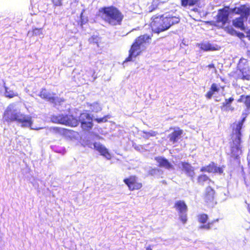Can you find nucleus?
<instances>
[{
    "mask_svg": "<svg viewBox=\"0 0 250 250\" xmlns=\"http://www.w3.org/2000/svg\"><path fill=\"white\" fill-rule=\"evenodd\" d=\"M150 39V37L147 35L139 37L132 45L129 51V56L126 59V61H131L132 58L139 55L141 51L145 48V44L149 42Z\"/></svg>",
    "mask_w": 250,
    "mask_h": 250,
    "instance_id": "4",
    "label": "nucleus"
},
{
    "mask_svg": "<svg viewBox=\"0 0 250 250\" xmlns=\"http://www.w3.org/2000/svg\"><path fill=\"white\" fill-rule=\"evenodd\" d=\"M234 100V99L232 97L226 99L225 101L222 103L220 109L223 111L234 110V107L231 106V104Z\"/></svg>",
    "mask_w": 250,
    "mask_h": 250,
    "instance_id": "16",
    "label": "nucleus"
},
{
    "mask_svg": "<svg viewBox=\"0 0 250 250\" xmlns=\"http://www.w3.org/2000/svg\"><path fill=\"white\" fill-rule=\"evenodd\" d=\"M242 76L241 79L243 80H250V69L249 68H242L240 69Z\"/></svg>",
    "mask_w": 250,
    "mask_h": 250,
    "instance_id": "23",
    "label": "nucleus"
},
{
    "mask_svg": "<svg viewBox=\"0 0 250 250\" xmlns=\"http://www.w3.org/2000/svg\"><path fill=\"white\" fill-rule=\"evenodd\" d=\"M99 12L102 20L112 26L121 25L124 18L123 13L114 6L101 8Z\"/></svg>",
    "mask_w": 250,
    "mask_h": 250,
    "instance_id": "3",
    "label": "nucleus"
},
{
    "mask_svg": "<svg viewBox=\"0 0 250 250\" xmlns=\"http://www.w3.org/2000/svg\"><path fill=\"white\" fill-rule=\"evenodd\" d=\"M39 96L42 98L51 103H61V102L63 101L62 99L54 97V94L47 91L45 89H42L41 91Z\"/></svg>",
    "mask_w": 250,
    "mask_h": 250,
    "instance_id": "13",
    "label": "nucleus"
},
{
    "mask_svg": "<svg viewBox=\"0 0 250 250\" xmlns=\"http://www.w3.org/2000/svg\"><path fill=\"white\" fill-rule=\"evenodd\" d=\"M215 197V191L210 186H208L205 190L203 195L205 202L207 204L214 203Z\"/></svg>",
    "mask_w": 250,
    "mask_h": 250,
    "instance_id": "11",
    "label": "nucleus"
},
{
    "mask_svg": "<svg viewBox=\"0 0 250 250\" xmlns=\"http://www.w3.org/2000/svg\"><path fill=\"white\" fill-rule=\"evenodd\" d=\"M180 19L176 17H173V24L177 23L179 22Z\"/></svg>",
    "mask_w": 250,
    "mask_h": 250,
    "instance_id": "36",
    "label": "nucleus"
},
{
    "mask_svg": "<svg viewBox=\"0 0 250 250\" xmlns=\"http://www.w3.org/2000/svg\"><path fill=\"white\" fill-rule=\"evenodd\" d=\"M200 171L201 172H207L208 173H218L222 174L223 170L222 167H217L214 162H211L208 165L202 167Z\"/></svg>",
    "mask_w": 250,
    "mask_h": 250,
    "instance_id": "15",
    "label": "nucleus"
},
{
    "mask_svg": "<svg viewBox=\"0 0 250 250\" xmlns=\"http://www.w3.org/2000/svg\"><path fill=\"white\" fill-rule=\"evenodd\" d=\"M200 0H181V5L184 7L192 6L199 3Z\"/></svg>",
    "mask_w": 250,
    "mask_h": 250,
    "instance_id": "25",
    "label": "nucleus"
},
{
    "mask_svg": "<svg viewBox=\"0 0 250 250\" xmlns=\"http://www.w3.org/2000/svg\"><path fill=\"white\" fill-rule=\"evenodd\" d=\"M14 105H9L4 112V118L7 122H16L22 127H30L31 129L38 130L42 128L33 126L32 117L20 112H17L14 110Z\"/></svg>",
    "mask_w": 250,
    "mask_h": 250,
    "instance_id": "2",
    "label": "nucleus"
},
{
    "mask_svg": "<svg viewBox=\"0 0 250 250\" xmlns=\"http://www.w3.org/2000/svg\"><path fill=\"white\" fill-rule=\"evenodd\" d=\"M31 32L30 31L28 32V35H30Z\"/></svg>",
    "mask_w": 250,
    "mask_h": 250,
    "instance_id": "40",
    "label": "nucleus"
},
{
    "mask_svg": "<svg viewBox=\"0 0 250 250\" xmlns=\"http://www.w3.org/2000/svg\"><path fill=\"white\" fill-rule=\"evenodd\" d=\"M124 181L131 190L139 189L142 187V184L137 182V179L135 176H130L125 179Z\"/></svg>",
    "mask_w": 250,
    "mask_h": 250,
    "instance_id": "12",
    "label": "nucleus"
},
{
    "mask_svg": "<svg viewBox=\"0 0 250 250\" xmlns=\"http://www.w3.org/2000/svg\"><path fill=\"white\" fill-rule=\"evenodd\" d=\"M90 76V75H86V76H85V75H84L83 74V79H82V80H79L80 82V83H81V84H82V83H85V82L86 79H87L88 78V76Z\"/></svg>",
    "mask_w": 250,
    "mask_h": 250,
    "instance_id": "33",
    "label": "nucleus"
},
{
    "mask_svg": "<svg viewBox=\"0 0 250 250\" xmlns=\"http://www.w3.org/2000/svg\"><path fill=\"white\" fill-rule=\"evenodd\" d=\"M197 221L200 225L199 228L201 229L210 230L211 229L214 223L219 221L218 219H214L208 222L209 217L207 214L205 213H200L197 216Z\"/></svg>",
    "mask_w": 250,
    "mask_h": 250,
    "instance_id": "9",
    "label": "nucleus"
},
{
    "mask_svg": "<svg viewBox=\"0 0 250 250\" xmlns=\"http://www.w3.org/2000/svg\"><path fill=\"white\" fill-rule=\"evenodd\" d=\"M219 91V88L217 84L215 83H213L209 88V90L206 94L205 96L208 99H210L214 92H218Z\"/></svg>",
    "mask_w": 250,
    "mask_h": 250,
    "instance_id": "17",
    "label": "nucleus"
},
{
    "mask_svg": "<svg viewBox=\"0 0 250 250\" xmlns=\"http://www.w3.org/2000/svg\"><path fill=\"white\" fill-rule=\"evenodd\" d=\"M90 106L91 110L95 112H98L102 110L101 106L97 103L90 104Z\"/></svg>",
    "mask_w": 250,
    "mask_h": 250,
    "instance_id": "29",
    "label": "nucleus"
},
{
    "mask_svg": "<svg viewBox=\"0 0 250 250\" xmlns=\"http://www.w3.org/2000/svg\"><path fill=\"white\" fill-rule=\"evenodd\" d=\"M79 121L81 123V126L83 130H89L92 128L93 126L92 118L89 114L82 113L79 117Z\"/></svg>",
    "mask_w": 250,
    "mask_h": 250,
    "instance_id": "10",
    "label": "nucleus"
},
{
    "mask_svg": "<svg viewBox=\"0 0 250 250\" xmlns=\"http://www.w3.org/2000/svg\"><path fill=\"white\" fill-rule=\"evenodd\" d=\"M201 48L202 50L206 51L216 50V48L209 43L202 44Z\"/></svg>",
    "mask_w": 250,
    "mask_h": 250,
    "instance_id": "28",
    "label": "nucleus"
},
{
    "mask_svg": "<svg viewBox=\"0 0 250 250\" xmlns=\"http://www.w3.org/2000/svg\"><path fill=\"white\" fill-rule=\"evenodd\" d=\"M51 120L55 123L63 124L71 126H76L78 124V120L71 115H63L62 114L58 116H53Z\"/></svg>",
    "mask_w": 250,
    "mask_h": 250,
    "instance_id": "8",
    "label": "nucleus"
},
{
    "mask_svg": "<svg viewBox=\"0 0 250 250\" xmlns=\"http://www.w3.org/2000/svg\"><path fill=\"white\" fill-rule=\"evenodd\" d=\"M246 117H244L240 121L234 122L231 125L230 153L231 157L235 159H239V155L242 154V129Z\"/></svg>",
    "mask_w": 250,
    "mask_h": 250,
    "instance_id": "1",
    "label": "nucleus"
},
{
    "mask_svg": "<svg viewBox=\"0 0 250 250\" xmlns=\"http://www.w3.org/2000/svg\"><path fill=\"white\" fill-rule=\"evenodd\" d=\"M247 56L250 58V50L247 52Z\"/></svg>",
    "mask_w": 250,
    "mask_h": 250,
    "instance_id": "38",
    "label": "nucleus"
},
{
    "mask_svg": "<svg viewBox=\"0 0 250 250\" xmlns=\"http://www.w3.org/2000/svg\"><path fill=\"white\" fill-rule=\"evenodd\" d=\"M4 87L5 89L4 94L6 97L8 98H12L14 97L18 96V93L17 92L11 89L10 87L6 86L5 83H4Z\"/></svg>",
    "mask_w": 250,
    "mask_h": 250,
    "instance_id": "20",
    "label": "nucleus"
},
{
    "mask_svg": "<svg viewBox=\"0 0 250 250\" xmlns=\"http://www.w3.org/2000/svg\"><path fill=\"white\" fill-rule=\"evenodd\" d=\"M207 67L208 68H212L214 69V72H217V70L216 69V67L215 66V65L213 64V63H211V64H209Z\"/></svg>",
    "mask_w": 250,
    "mask_h": 250,
    "instance_id": "35",
    "label": "nucleus"
},
{
    "mask_svg": "<svg viewBox=\"0 0 250 250\" xmlns=\"http://www.w3.org/2000/svg\"><path fill=\"white\" fill-rule=\"evenodd\" d=\"M88 146L98 151L102 155L104 156L107 159L111 158L110 154L108 153L107 149L102 145L99 143H95L94 144H89Z\"/></svg>",
    "mask_w": 250,
    "mask_h": 250,
    "instance_id": "14",
    "label": "nucleus"
},
{
    "mask_svg": "<svg viewBox=\"0 0 250 250\" xmlns=\"http://www.w3.org/2000/svg\"><path fill=\"white\" fill-rule=\"evenodd\" d=\"M172 18L164 15L153 18L150 26L152 30L157 33L165 31L171 26Z\"/></svg>",
    "mask_w": 250,
    "mask_h": 250,
    "instance_id": "5",
    "label": "nucleus"
},
{
    "mask_svg": "<svg viewBox=\"0 0 250 250\" xmlns=\"http://www.w3.org/2000/svg\"><path fill=\"white\" fill-rule=\"evenodd\" d=\"M62 0H52V2L56 6H60L62 5Z\"/></svg>",
    "mask_w": 250,
    "mask_h": 250,
    "instance_id": "32",
    "label": "nucleus"
},
{
    "mask_svg": "<svg viewBox=\"0 0 250 250\" xmlns=\"http://www.w3.org/2000/svg\"><path fill=\"white\" fill-rule=\"evenodd\" d=\"M52 130L55 132L69 137H70L71 135H73V134L74 133V132L72 130L59 127H54L52 128Z\"/></svg>",
    "mask_w": 250,
    "mask_h": 250,
    "instance_id": "19",
    "label": "nucleus"
},
{
    "mask_svg": "<svg viewBox=\"0 0 250 250\" xmlns=\"http://www.w3.org/2000/svg\"><path fill=\"white\" fill-rule=\"evenodd\" d=\"M181 165L183 170H184L188 175L192 176L194 174V169L190 164L187 162H182Z\"/></svg>",
    "mask_w": 250,
    "mask_h": 250,
    "instance_id": "18",
    "label": "nucleus"
},
{
    "mask_svg": "<svg viewBox=\"0 0 250 250\" xmlns=\"http://www.w3.org/2000/svg\"><path fill=\"white\" fill-rule=\"evenodd\" d=\"M238 103H243L247 109H250V95H242L237 100Z\"/></svg>",
    "mask_w": 250,
    "mask_h": 250,
    "instance_id": "21",
    "label": "nucleus"
},
{
    "mask_svg": "<svg viewBox=\"0 0 250 250\" xmlns=\"http://www.w3.org/2000/svg\"><path fill=\"white\" fill-rule=\"evenodd\" d=\"M156 160L159 165L161 167L166 168H169L170 167V164L167 160L162 157L156 158Z\"/></svg>",
    "mask_w": 250,
    "mask_h": 250,
    "instance_id": "26",
    "label": "nucleus"
},
{
    "mask_svg": "<svg viewBox=\"0 0 250 250\" xmlns=\"http://www.w3.org/2000/svg\"><path fill=\"white\" fill-rule=\"evenodd\" d=\"M173 207L175 210L178 212L179 220L182 223L185 224L188 221L187 211L188 206L186 203L182 200H179L176 201Z\"/></svg>",
    "mask_w": 250,
    "mask_h": 250,
    "instance_id": "7",
    "label": "nucleus"
},
{
    "mask_svg": "<svg viewBox=\"0 0 250 250\" xmlns=\"http://www.w3.org/2000/svg\"><path fill=\"white\" fill-rule=\"evenodd\" d=\"M96 120L98 123H102V122H105L107 120L106 119V117H104L102 118H98L96 119Z\"/></svg>",
    "mask_w": 250,
    "mask_h": 250,
    "instance_id": "34",
    "label": "nucleus"
},
{
    "mask_svg": "<svg viewBox=\"0 0 250 250\" xmlns=\"http://www.w3.org/2000/svg\"><path fill=\"white\" fill-rule=\"evenodd\" d=\"M142 132L145 134L143 136V137L146 138H148L150 136H155L157 134L156 132L153 131H150L149 132H146L145 131H143Z\"/></svg>",
    "mask_w": 250,
    "mask_h": 250,
    "instance_id": "30",
    "label": "nucleus"
},
{
    "mask_svg": "<svg viewBox=\"0 0 250 250\" xmlns=\"http://www.w3.org/2000/svg\"><path fill=\"white\" fill-rule=\"evenodd\" d=\"M229 6H226L218 10L214 25L221 28H224L225 24L229 21Z\"/></svg>",
    "mask_w": 250,
    "mask_h": 250,
    "instance_id": "6",
    "label": "nucleus"
},
{
    "mask_svg": "<svg viewBox=\"0 0 250 250\" xmlns=\"http://www.w3.org/2000/svg\"><path fill=\"white\" fill-rule=\"evenodd\" d=\"M243 61L247 62V60L244 58H241L239 60V63H242Z\"/></svg>",
    "mask_w": 250,
    "mask_h": 250,
    "instance_id": "37",
    "label": "nucleus"
},
{
    "mask_svg": "<svg viewBox=\"0 0 250 250\" xmlns=\"http://www.w3.org/2000/svg\"><path fill=\"white\" fill-rule=\"evenodd\" d=\"M32 35H36V36H41L43 35V33L42 31V29L41 28H35L33 30L32 32Z\"/></svg>",
    "mask_w": 250,
    "mask_h": 250,
    "instance_id": "31",
    "label": "nucleus"
},
{
    "mask_svg": "<svg viewBox=\"0 0 250 250\" xmlns=\"http://www.w3.org/2000/svg\"><path fill=\"white\" fill-rule=\"evenodd\" d=\"M182 133V130L180 129L179 128L174 129L173 132V142H174L178 141L181 138Z\"/></svg>",
    "mask_w": 250,
    "mask_h": 250,
    "instance_id": "27",
    "label": "nucleus"
},
{
    "mask_svg": "<svg viewBox=\"0 0 250 250\" xmlns=\"http://www.w3.org/2000/svg\"><path fill=\"white\" fill-rule=\"evenodd\" d=\"M146 250H152V249L150 247H148L146 248Z\"/></svg>",
    "mask_w": 250,
    "mask_h": 250,
    "instance_id": "39",
    "label": "nucleus"
},
{
    "mask_svg": "<svg viewBox=\"0 0 250 250\" xmlns=\"http://www.w3.org/2000/svg\"><path fill=\"white\" fill-rule=\"evenodd\" d=\"M208 182L209 183L211 181L210 179L206 174H201L197 177V182L201 186H204L206 182Z\"/></svg>",
    "mask_w": 250,
    "mask_h": 250,
    "instance_id": "24",
    "label": "nucleus"
},
{
    "mask_svg": "<svg viewBox=\"0 0 250 250\" xmlns=\"http://www.w3.org/2000/svg\"><path fill=\"white\" fill-rule=\"evenodd\" d=\"M81 72H91L90 74V75H91L92 73L94 71L90 68H86V67L83 68L82 66H78L77 67H76L73 70V72L74 74H78L77 79H79V75L81 74H80Z\"/></svg>",
    "mask_w": 250,
    "mask_h": 250,
    "instance_id": "22",
    "label": "nucleus"
}]
</instances>
